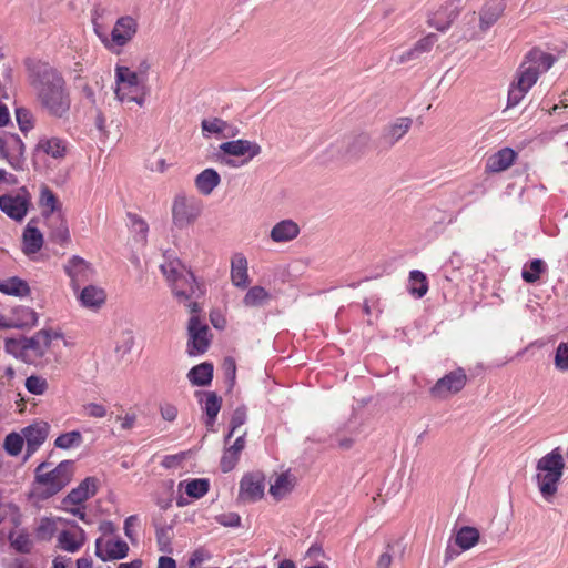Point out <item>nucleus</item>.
<instances>
[{"mask_svg": "<svg viewBox=\"0 0 568 568\" xmlns=\"http://www.w3.org/2000/svg\"><path fill=\"white\" fill-rule=\"evenodd\" d=\"M183 278L186 283H183L182 291H185L187 296H175L181 303H185L191 300H199L205 294L204 285L197 282L192 271Z\"/></svg>", "mask_w": 568, "mask_h": 568, "instance_id": "obj_35", "label": "nucleus"}, {"mask_svg": "<svg viewBox=\"0 0 568 568\" xmlns=\"http://www.w3.org/2000/svg\"><path fill=\"white\" fill-rule=\"evenodd\" d=\"M26 388L33 395H43L48 389V382L41 376L31 375L26 379Z\"/></svg>", "mask_w": 568, "mask_h": 568, "instance_id": "obj_48", "label": "nucleus"}, {"mask_svg": "<svg viewBox=\"0 0 568 568\" xmlns=\"http://www.w3.org/2000/svg\"><path fill=\"white\" fill-rule=\"evenodd\" d=\"M160 270L169 283L174 296H187L185 291H182L183 278L191 272L178 257L164 254V262L160 265Z\"/></svg>", "mask_w": 568, "mask_h": 568, "instance_id": "obj_8", "label": "nucleus"}, {"mask_svg": "<svg viewBox=\"0 0 568 568\" xmlns=\"http://www.w3.org/2000/svg\"><path fill=\"white\" fill-rule=\"evenodd\" d=\"M555 62V55L539 48L528 51L517 70L516 80L508 90L507 108L518 105L537 82L540 74L547 72Z\"/></svg>", "mask_w": 568, "mask_h": 568, "instance_id": "obj_2", "label": "nucleus"}, {"mask_svg": "<svg viewBox=\"0 0 568 568\" xmlns=\"http://www.w3.org/2000/svg\"><path fill=\"white\" fill-rule=\"evenodd\" d=\"M128 216L132 223L134 232L140 236V240L145 241L149 231L148 223L136 214L129 213Z\"/></svg>", "mask_w": 568, "mask_h": 568, "instance_id": "obj_55", "label": "nucleus"}, {"mask_svg": "<svg viewBox=\"0 0 568 568\" xmlns=\"http://www.w3.org/2000/svg\"><path fill=\"white\" fill-rule=\"evenodd\" d=\"M372 138L367 132H359L347 138L344 151V158L348 160H358L371 148Z\"/></svg>", "mask_w": 568, "mask_h": 568, "instance_id": "obj_22", "label": "nucleus"}, {"mask_svg": "<svg viewBox=\"0 0 568 568\" xmlns=\"http://www.w3.org/2000/svg\"><path fill=\"white\" fill-rule=\"evenodd\" d=\"M210 559H211V554L206 549L197 548L192 552L187 565L190 568H199V566L201 564H203Z\"/></svg>", "mask_w": 568, "mask_h": 568, "instance_id": "obj_58", "label": "nucleus"}, {"mask_svg": "<svg viewBox=\"0 0 568 568\" xmlns=\"http://www.w3.org/2000/svg\"><path fill=\"white\" fill-rule=\"evenodd\" d=\"M16 116L21 131L27 132L33 128L32 115L28 110L17 109Z\"/></svg>", "mask_w": 568, "mask_h": 568, "instance_id": "obj_59", "label": "nucleus"}, {"mask_svg": "<svg viewBox=\"0 0 568 568\" xmlns=\"http://www.w3.org/2000/svg\"><path fill=\"white\" fill-rule=\"evenodd\" d=\"M50 239L59 244H65L70 241V232L67 221L61 216H52L50 220Z\"/></svg>", "mask_w": 568, "mask_h": 568, "instance_id": "obj_36", "label": "nucleus"}, {"mask_svg": "<svg viewBox=\"0 0 568 568\" xmlns=\"http://www.w3.org/2000/svg\"><path fill=\"white\" fill-rule=\"evenodd\" d=\"M37 151L42 152L55 160H62L68 151L67 142L57 136H43L37 144Z\"/></svg>", "mask_w": 568, "mask_h": 568, "instance_id": "obj_27", "label": "nucleus"}, {"mask_svg": "<svg viewBox=\"0 0 568 568\" xmlns=\"http://www.w3.org/2000/svg\"><path fill=\"white\" fill-rule=\"evenodd\" d=\"M187 336L186 347L190 356H197L207 351L211 344L210 328L196 315L189 320Z\"/></svg>", "mask_w": 568, "mask_h": 568, "instance_id": "obj_7", "label": "nucleus"}, {"mask_svg": "<svg viewBox=\"0 0 568 568\" xmlns=\"http://www.w3.org/2000/svg\"><path fill=\"white\" fill-rule=\"evenodd\" d=\"M293 487L294 481L291 475L283 473L275 478L273 484H271L270 494L276 500H280L284 498L288 493H291Z\"/></svg>", "mask_w": 568, "mask_h": 568, "instance_id": "obj_38", "label": "nucleus"}, {"mask_svg": "<svg viewBox=\"0 0 568 568\" xmlns=\"http://www.w3.org/2000/svg\"><path fill=\"white\" fill-rule=\"evenodd\" d=\"M31 195L22 186L17 194H0V210L10 219L21 221L27 215Z\"/></svg>", "mask_w": 568, "mask_h": 568, "instance_id": "obj_10", "label": "nucleus"}, {"mask_svg": "<svg viewBox=\"0 0 568 568\" xmlns=\"http://www.w3.org/2000/svg\"><path fill=\"white\" fill-rule=\"evenodd\" d=\"M49 434V425L44 422L32 424L23 429L27 444V456H31L43 444Z\"/></svg>", "mask_w": 568, "mask_h": 568, "instance_id": "obj_21", "label": "nucleus"}, {"mask_svg": "<svg viewBox=\"0 0 568 568\" xmlns=\"http://www.w3.org/2000/svg\"><path fill=\"white\" fill-rule=\"evenodd\" d=\"M300 234V226L293 220H283L271 230V239L276 243L288 242Z\"/></svg>", "mask_w": 568, "mask_h": 568, "instance_id": "obj_28", "label": "nucleus"}, {"mask_svg": "<svg viewBox=\"0 0 568 568\" xmlns=\"http://www.w3.org/2000/svg\"><path fill=\"white\" fill-rule=\"evenodd\" d=\"M74 526L78 528L77 532L63 530L58 536V547L69 552L78 551L85 541L84 530Z\"/></svg>", "mask_w": 568, "mask_h": 568, "instance_id": "obj_30", "label": "nucleus"}, {"mask_svg": "<svg viewBox=\"0 0 568 568\" xmlns=\"http://www.w3.org/2000/svg\"><path fill=\"white\" fill-rule=\"evenodd\" d=\"M84 414L89 417L103 418L106 415V408L97 403H89L83 406Z\"/></svg>", "mask_w": 568, "mask_h": 568, "instance_id": "obj_60", "label": "nucleus"}, {"mask_svg": "<svg viewBox=\"0 0 568 568\" xmlns=\"http://www.w3.org/2000/svg\"><path fill=\"white\" fill-rule=\"evenodd\" d=\"M24 438L17 433H10L6 436L3 447L11 456H18L23 447Z\"/></svg>", "mask_w": 568, "mask_h": 568, "instance_id": "obj_46", "label": "nucleus"}, {"mask_svg": "<svg viewBox=\"0 0 568 568\" xmlns=\"http://www.w3.org/2000/svg\"><path fill=\"white\" fill-rule=\"evenodd\" d=\"M247 420V408L246 406L242 405V406H239L234 412H233V415L231 417V422H230V432L227 433L226 435V440L230 439L235 430L241 427L242 425H244Z\"/></svg>", "mask_w": 568, "mask_h": 568, "instance_id": "obj_47", "label": "nucleus"}, {"mask_svg": "<svg viewBox=\"0 0 568 568\" xmlns=\"http://www.w3.org/2000/svg\"><path fill=\"white\" fill-rule=\"evenodd\" d=\"M412 123L410 118H397L383 129L379 143L386 149H390L409 131Z\"/></svg>", "mask_w": 568, "mask_h": 568, "instance_id": "obj_17", "label": "nucleus"}, {"mask_svg": "<svg viewBox=\"0 0 568 568\" xmlns=\"http://www.w3.org/2000/svg\"><path fill=\"white\" fill-rule=\"evenodd\" d=\"M505 10L504 0L487 1L479 12V27L483 31L489 29L501 17Z\"/></svg>", "mask_w": 568, "mask_h": 568, "instance_id": "obj_25", "label": "nucleus"}, {"mask_svg": "<svg viewBox=\"0 0 568 568\" xmlns=\"http://www.w3.org/2000/svg\"><path fill=\"white\" fill-rule=\"evenodd\" d=\"M10 545L21 554H29L32 548V541L24 531H11L8 536Z\"/></svg>", "mask_w": 568, "mask_h": 568, "instance_id": "obj_42", "label": "nucleus"}, {"mask_svg": "<svg viewBox=\"0 0 568 568\" xmlns=\"http://www.w3.org/2000/svg\"><path fill=\"white\" fill-rule=\"evenodd\" d=\"M129 546L124 540H108L105 548L102 549V539L98 538L95 541V555L102 561L123 559L128 556Z\"/></svg>", "mask_w": 568, "mask_h": 568, "instance_id": "obj_19", "label": "nucleus"}, {"mask_svg": "<svg viewBox=\"0 0 568 568\" xmlns=\"http://www.w3.org/2000/svg\"><path fill=\"white\" fill-rule=\"evenodd\" d=\"M79 301L83 307L98 310L105 303V292L94 285L84 286L79 293Z\"/></svg>", "mask_w": 568, "mask_h": 568, "instance_id": "obj_29", "label": "nucleus"}, {"mask_svg": "<svg viewBox=\"0 0 568 568\" xmlns=\"http://www.w3.org/2000/svg\"><path fill=\"white\" fill-rule=\"evenodd\" d=\"M98 491V479L87 477L73 488L63 499L62 505H82Z\"/></svg>", "mask_w": 568, "mask_h": 568, "instance_id": "obj_18", "label": "nucleus"}, {"mask_svg": "<svg viewBox=\"0 0 568 568\" xmlns=\"http://www.w3.org/2000/svg\"><path fill=\"white\" fill-rule=\"evenodd\" d=\"M213 365L204 362L192 367L187 373V378L192 385L207 386L213 378Z\"/></svg>", "mask_w": 568, "mask_h": 568, "instance_id": "obj_33", "label": "nucleus"}, {"mask_svg": "<svg viewBox=\"0 0 568 568\" xmlns=\"http://www.w3.org/2000/svg\"><path fill=\"white\" fill-rule=\"evenodd\" d=\"M409 292L418 298L423 297L428 291L426 275L418 270L409 273Z\"/></svg>", "mask_w": 568, "mask_h": 568, "instance_id": "obj_40", "label": "nucleus"}, {"mask_svg": "<svg viewBox=\"0 0 568 568\" xmlns=\"http://www.w3.org/2000/svg\"><path fill=\"white\" fill-rule=\"evenodd\" d=\"M23 252L30 256L38 253L43 245V235L38 227L29 222L23 231Z\"/></svg>", "mask_w": 568, "mask_h": 568, "instance_id": "obj_31", "label": "nucleus"}, {"mask_svg": "<svg viewBox=\"0 0 568 568\" xmlns=\"http://www.w3.org/2000/svg\"><path fill=\"white\" fill-rule=\"evenodd\" d=\"M221 178L214 169H205L195 178V186L202 195H210L220 184Z\"/></svg>", "mask_w": 568, "mask_h": 568, "instance_id": "obj_32", "label": "nucleus"}, {"mask_svg": "<svg viewBox=\"0 0 568 568\" xmlns=\"http://www.w3.org/2000/svg\"><path fill=\"white\" fill-rule=\"evenodd\" d=\"M115 77L118 84L115 90L116 98H123V95L126 94V89H130V91L140 92L139 77L128 67H116Z\"/></svg>", "mask_w": 568, "mask_h": 568, "instance_id": "obj_24", "label": "nucleus"}, {"mask_svg": "<svg viewBox=\"0 0 568 568\" xmlns=\"http://www.w3.org/2000/svg\"><path fill=\"white\" fill-rule=\"evenodd\" d=\"M57 531V524L51 518H42L37 528V537L41 540H50Z\"/></svg>", "mask_w": 568, "mask_h": 568, "instance_id": "obj_49", "label": "nucleus"}, {"mask_svg": "<svg viewBox=\"0 0 568 568\" xmlns=\"http://www.w3.org/2000/svg\"><path fill=\"white\" fill-rule=\"evenodd\" d=\"M170 527H160L156 529V541L159 549L163 552L171 551V535Z\"/></svg>", "mask_w": 568, "mask_h": 568, "instance_id": "obj_56", "label": "nucleus"}, {"mask_svg": "<svg viewBox=\"0 0 568 568\" xmlns=\"http://www.w3.org/2000/svg\"><path fill=\"white\" fill-rule=\"evenodd\" d=\"M209 480L205 478L192 479L186 483L185 493L192 498H201L209 491Z\"/></svg>", "mask_w": 568, "mask_h": 568, "instance_id": "obj_45", "label": "nucleus"}, {"mask_svg": "<svg viewBox=\"0 0 568 568\" xmlns=\"http://www.w3.org/2000/svg\"><path fill=\"white\" fill-rule=\"evenodd\" d=\"M546 265L542 260H532L529 266H525L521 272L523 280L527 283H536L540 278V274L545 272Z\"/></svg>", "mask_w": 568, "mask_h": 568, "instance_id": "obj_43", "label": "nucleus"}, {"mask_svg": "<svg viewBox=\"0 0 568 568\" xmlns=\"http://www.w3.org/2000/svg\"><path fill=\"white\" fill-rule=\"evenodd\" d=\"M160 413L164 420L173 422L178 416V408L172 404L165 403L161 405Z\"/></svg>", "mask_w": 568, "mask_h": 568, "instance_id": "obj_64", "label": "nucleus"}, {"mask_svg": "<svg viewBox=\"0 0 568 568\" xmlns=\"http://www.w3.org/2000/svg\"><path fill=\"white\" fill-rule=\"evenodd\" d=\"M30 84L41 106L52 116L64 118L71 100L62 74L48 63H36L30 70Z\"/></svg>", "mask_w": 568, "mask_h": 568, "instance_id": "obj_1", "label": "nucleus"}, {"mask_svg": "<svg viewBox=\"0 0 568 568\" xmlns=\"http://www.w3.org/2000/svg\"><path fill=\"white\" fill-rule=\"evenodd\" d=\"M195 396L206 414L205 425L212 427L221 409L222 398L215 392L205 390L195 392Z\"/></svg>", "mask_w": 568, "mask_h": 568, "instance_id": "obj_20", "label": "nucleus"}, {"mask_svg": "<svg viewBox=\"0 0 568 568\" xmlns=\"http://www.w3.org/2000/svg\"><path fill=\"white\" fill-rule=\"evenodd\" d=\"M216 521L225 527H239L241 517L236 513L222 514L216 517Z\"/></svg>", "mask_w": 568, "mask_h": 568, "instance_id": "obj_61", "label": "nucleus"}, {"mask_svg": "<svg viewBox=\"0 0 568 568\" xmlns=\"http://www.w3.org/2000/svg\"><path fill=\"white\" fill-rule=\"evenodd\" d=\"M517 158V153L511 148H503L491 154L485 165L488 173H499L509 169Z\"/></svg>", "mask_w": 568, "mask_h": 568, "instance_id": "obj_23", "label": "nucleus"}, {"mask_svg": "<svg viewBox=\"0 0 568 568\" xmlns=\"http://www.w3.org/2000/svg\"><path fill=\"white\" fill-rule=\"evenodd\" d=\"M83 437L79 430H72L69 433L61 434L57 437L54 445L61 449H70L78 447L82 444Z\"/></svg>", "mask_w": 568, "mask_h": 568, "instance_id": "obj_44", "label": "nucleus"}, {"mask_svg": "<svg viewBox=\"0 0 568 568\" xmlns=\"http://www.w3.org/2000/svg\"><path fill=\"white\" fill-rule=\"evenodd\" d=\"M393 562L392 545L387 544L386 551L383 552L376 562V568H390Z\"/></svg>", "mask_w": 568, "mask_h": 568, "instance_id": "obj_63", "label": "nucleus"}, {"mask_svg": "<svg viewBox=\"0 0 568 568\" xmlns=\"http://www.w3.org/2000/svg\"><path fill=\"white\" fill-rule=\"evenodd\" d=\"M40 205L44 209H49L50 214L58 209V199L48 186H42L41 189Z\"/></svg>", "mask_w": 568, "mask_h": 568, "instance_id": "obj_51", "label": "nucleus"}, {"mask_svg": "<svg viewBox=\"0 0 568 568\" xmlns=\"http://www.w3.org/2000/svg\"><path fill=\"white\" fill-rule=\"evenodd\" d=\"M479 540V531L469 526L462 527L455 537L456 545L463 550L474 547Z\"/></svg>", "mask_w": 568, "mask_h": 568, "instance_id": "obj_39", "label": "nucleus"}, {"mask_svg": "<svg viewBox=\"0 0 568 568\" xmlns=\"http://www.w3.org/2000/svg\"><path fill=\"white\" fill-rule=\"evenodd\" d=\"M0 292L6 295L24 297L30 294V287L24 280L12 276L0 282Z\"/></svg>", "mask_w": 568, "mask_h": 568, "instance_id": "obj_34", "label": "nucleus"}, {"mask_svg": "<svg viewBox=\"0 0 568 568\" xmlns=\"http://www.w3.org/2000/svg\"><path fill=\"white\" fill-rule=\"evenodd\" d=\"M463 9V0H446L428 18V24L438 31H446Z\"/></svg>", "mask_w": 568, "mask_h": 568, "instance_id": "obj_12", "label": "nucleus"}, {"mask_svg": "<svg viewBox=\"0 0 568 568\" xmlns=\"http://www.w3.org/2000/svg\"><path fill=\"white\" fill-rule=\"evenodd\" d=\"M0 156L6 159L14 170H22L24 165V143L21 138L12 133L0 136Z\"/></svg>", "mask_w": 568, "mask_h": 568, "instance_id": "obj_11", "label": "nucleus"}, {"mask_svg": "<svg viewBox=\"0 0 568 568\" xmlns=\"http://www.w3.org/2000/svg\"><path fill=\"white\" fill-rule=\"evenodd\" d=\"M219 151L231 156H244L242 164H246L257 156L262 149L261 145L254 141L239 139L223 142L220 144Z\"/></svg>", "mask_w": 568, "mask_h": 568, "instance_id": "obj_14", "label": "nucleus"}, {"mask_svg": "<svg viewBox=\"0 0 568 568\" xmlns=\"http://www.w3.org/2000/svg\"><path fill=\"white\" fill-rule=\"evenodd\" d=\"M203 202L193 194L179 192L174 195L171 206L172 224L184 230L193 225L202 215Z\"/></svg>", "mask_w": 568, "mask_h": 568, "instance_id": "obj_5", "label": "nucleus"}, {"mask_svg": "<svg viewBox=\"0 0 568 568\" xmlns=\"http://www.w3.org/2000/svg\"><path fill=\"white\" fill-rule=\"evenodd\" d=\"M265 477L260 471L245 474L240 481L239 498L243 501L253 503L264 496Z\"/></svg>", "mask_w": 568, "mask_h": 568, "instance_id": "obj_13", "label": "nucleus"}, {"mask_svg": "<svg viewBox=\"0 0 568 568\" xmlns=\"http://www.w3.org/2000/svg\"><path fill=\"white\" fill-rule=\"evenodd\" d=\"M201 128L204 133L223 134L225 138L235 134L233 132H227V134H225V132L230 129V125L220 118L204 119L201 122Z\"/></svg>", "mask_w": 568, "mask_h": 568, "instance_id": "obj_41", "label": "nucleus"}, {"mask_svg": "<svg viewBox=\"0 0 568 568\" xmlns=\"http://www.w3.org/2000/svg\"><path fill=\"white\" fill-rule=\"evenodd\" d=\"M51 335L47 331H39L32 337L19 342L20 349L26 356L42 357L51 345Z\"/></svg>", "mask_w": 568, "mask_h": 568, "instance_id": "obj_16", "label": "nucleus"}, {"mask_svg": "<svg viewBox=\"0 0 568 568\" xmlns=\"http://www.w3.org/2000/svg\"><path fill=\"white\" fill-rule=\"evenodd\" d=\"M438 37L435 33H429L426 37L422 38L414 45L415 51L420 57L423 53L429 52L434 44L437 42Z\"/></svg>", "mask_w": 568, "mask_h": 568, "instance_id": "obj_57", "label": "nucleus"}, {"mask_svg": "<svg viewBox=\"0 0 568 568\" xmlns=\"http://www.w3.org/2000/svg\"><path fill=\"white\" fill-rule=\"evenodd\" d=\"M67 274L71 278V286L74 292H79L81 285L91 281L94 270L91 264L80 256H72L64 266Z\"/></svg>", "mask_w": 568, "mask_h": 568, "instance_id": "obj_15", "label": "nucleus"}, {"mask_svg": "<svg viewBox=\"0 0 568 568\" xmlns=\"http://www.w3.org/2000/svg\"><path fill=\"white\" fill-rule=\"evenodd\" d=\"M271 301V294L263 286H252L243 298L246 307H262Z\"/></svg>", "mask_w": 568, "mask_h": 568, "instance_id": "obj_37", "label": "nucleus"}, {"mask_svg": "<svg viewBox=\"0 0 568 568\" xmlns=\"http://www.w3.org/2000/svg\"><path fill=\"white\" fill-rule=\"evenodd\" d=\"M467 379L465 369L458 367L440 377L430 387L429 394L435 399H447L462 392L467 384Z\"/></svg>", "mask_w": 568, "mask_h": 568, "instance_id": "obj_6", "label": "nucleus"}, {"mask_svg": "<svg viewBox=\"0 0 568 568\" xmlns=\"http://www.w3.org/2000/svg\"><path fill=\"white\" fill-rule=\"evenodd\" d=\"M565 460L559 448L538 459L536 464V484L542 498L551 503L558 491L564 475Z\"/></svg>", "mask_w": 568, "mask_h": 568, "instance_id": "obj_3", "label": "nucleus"}, {"mask_svg": "<svg viewBox=\"0 0 568 568\" xmlns=\"http://www.w3.org/2000/svg\"><path fill=\"white\" fill-rule=\"evenodd\" d=\"M48 463H41L36 469L37 490L40 497L49 498L62 490L71 480L73 462L63 460L54 469L48 470Z\"/></svg>", "mask_w": 568, "mask_h": 568, "instance_id": "obj_4", "label": "nucleus"}, {"mask_svg": "<svg viewBox=\"0 0 568 568\" xmlns=\"http://www.w3.org/2000/svg\"><path fill=\"white\" fill-rule=\"evenodd\" d=\"M99 11L95 10L93 12V16H92V24H93V30L95 32V34L98 36V38L100 39V41L103 43V45L110 50V34H108L105 28L99 23Z\"/></svg>", "mask_w": 568, "mask_h": 568, "instance_id": "obj_54", "label": "nucleus"}, {"mask_svg": "<svg viewBox=\"0 0 568 568\" xmlns=\"http://www.w3.org/2000/svg\"><path fill=\"white\" fill-rule=\"evenodd\" d=\"M62 509L77 516L80 520L85 524H90L91 521L87 518V514L84 511V507L82 505H62Z\"/></svg>", "mask_w": 568, "mask_h": 568, "instance_id": "obj_62", "label": "nucleus"}, {"mask_svg": "<svg viewBox=\"0 0 568 568\" xmlns=\"http://www.w3.org/2000/svg\"><path fill=\"white\" fill-rule=\"evenodd\" d=\"M231 281L234 286L240 288H246L250 284L247 260L241 253L232 257Z\"/></svg>", "mask_w": 568, "mask_h": 568, "instance_id": "obj_26", "label": "nucleus"}, {"mask_svg": "<svg viewBox=\"0 0 568 568\" xmlns=\"http://www.w3.org/2000/svg\"><path fill=\"white\" fill-rule=\"evenodd\" d=\"M555 366L559 371H568V343H560L555 354Z\"/></svg>", "mask_w": 568, "mask_h": 568, "instance_id": "obj_53", "label": "nucleus"}, {"mask_svg": "<svg viewBox=\"0 0 568 568\" xmlns=\"http://www.w3.org/2000/svg\"><path fill=\"white\" fill-rule=\"evenodd\" d=\"M240 459V455L231 450L230 448H225L223 452L220 467L223 473H229L235 468Z\"/></svg>", "mask_w": 568, "mask_h": 568, "instance_id": "obj_52", "label": "nucleus"}, {"mask_svg": "<svg viewBox=\"0 0 568 568\" xmlns=\"http://www.w3.org/2000/svg\"><path fill=\"white\" fill-rule=\"evenodd\" d=\"M138 28V20L134 17L126 14L118 18L110 33V51L119 53L133 40Z\"/></svg>", "mask_w": 568, "mask_h": 568, "instance_id": "obj_9", "label": "nucleus"}, {"mask_svg": "<svg viewBox=\"0 0 568 568\" xmlns=\"http://www.w3.org/2000/svg\"><path fill=\"white\" fill-rule=\"evenodd\" d=\"M134 346V335L131 331L123 332L116 342L115 352L121 356L129 354Z\"/></svg>", "mask_w": 568, "mask_h": 568, "instance_id": "obj_50", "label": "nucleus"}]
</instances>
